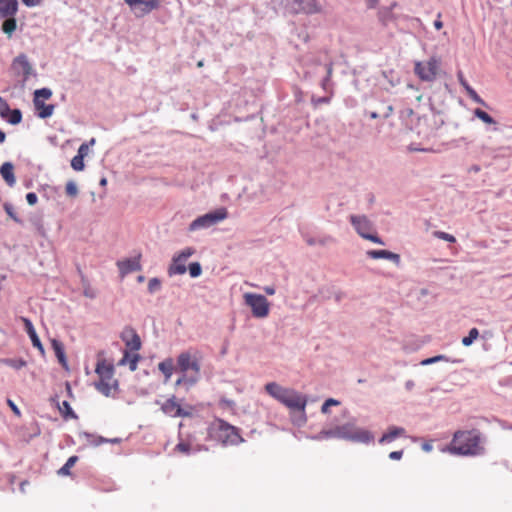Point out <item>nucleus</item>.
<instances>
[{"label": "nucleus", "mask_w": 512, "mask_h": 512, "mask_svg": "<svg viewBox=\"0 0 512 512\" xmlns=\"http://www.w3.org/2000/svg\"><path fill=\"white\" fill-rule=\"evenodd\" d=\"M89 153V144L88 143H82L79 148H78V151H77V154L78 156H81V157H85L87 156Z\"/></svg>", "instance_id": "52"}, {"label": "nucleus", "mask_w": 512, "mask_h": 512, "mask_svg": "<svg viewBox=\"0 0 512 512\" xmlns=\"http://www.w3.org/2000/svg\"><path fill=\"white\" fill-rule=\"evenodd\" d=\"M481 170L480 166L479 165H472L468 171L470 173H478L479 171Z\"/></svg>", "instance_id": "61"}, {"label": "nucleus", "mask_w": 512, "mask_h": 512, "mask_svg": "<svg viewBox=\"0 0 512 512\" xmlns=\"http://www.w3.org/2000/svg\"><path fill=\"white\" fill-rule=\"evenodd\" d=\"M65 190H66V194L71 197H75L78 194V188L74 181H68L66 183Z\"/></svg>", "instance_id": "46"}, {"label": "nucleus", "mask_w": 512, "mask_h": 512, "mask_svg": "<svg viewBox=\"0 0 512 512\" xmlns=\"http://www.w3.org/2000/svg\"><path fill=\"white\" fill-rule=\"evenodd\" d=\"M4 210L5 212L17 223H20L21 220L18 218L17 214L14 211V208L11 204L5 203L4 204Z\"/></svg>", "instance_id": "50"}, {"label": "nucleus", "mask_w": 512, "mask_h": 512, "mask_svg": "<svg viewBox=\"0 0 512 512\" xmlns=\"http://www.w3.org/2000/svg\"><path fill=\"white\" fill-rule=\"evenodd\" d=\"M440 361L449 362L450 359L447 356H445V355H437V356H434V357L422 360L421 361V365L427 366V365H431V364H434V363H437V362H440Z\"/></svg>", "instance_id": "40"}, {"label": "nucleus", "mask_w": 512, "mask_h": 512, "mask_svg": "<svg viewBox=\"0 0 512 512\" xmlns=\"http://www.w3.org/2000/svg\"><path fill=\"white\" fill-rule=\"evenodd\" d=\"M374 440L375 435L373 432L363 428H354V442L368 445L374 443Z\"/></svg>", "instance_id": "20"}, {"label": "nucleus", "mask_w": 512, "mask_h": 512, "mask_svg": "<svg viewBox=\"0 0 512 512\" xmlns=\"http://www.w3.org/2000/svg\"><path fill=\"white\" fill-rule=\"evenodd\" d=\"M287 5L294 13L312 14L319 11L320 7L315 0H288Z\"/></svg>", "instance_id": "12"}, {"label": "nucleus", "mask_w": 512, "mask_h": 512, "mask_svg": "<svg viewBox=\"0 0 512 512\" xmlns=\"http://www.w3.org/2000/svg\"><path fill=\"white\" fill-rule=\"evenodd\" d=\"M95 371L99 375L100 380H111L114 375L113 366L107 364L105 361H99Z\"/></svg>", "instance_id": "22"}, {"label": "nucleus", "mask_w": 512, "mask_h": 512, "mask_svg": "<svg viewBox=\"0 0 512 512\" xmlns=\"http://www.w3.org/2000/svg\"><path fill=\"white\" fill-rule=\"evenodd\" d=\"M78 461L77 456H71L67 459L66 463L57 471L59 476H68L70 475V469L76 464Z\"/></svg>", "instance_id": "32"}, {"label": "nucleus", "mask_w": 512, "mask_h": 512, "mask_svg": "<svg viewBox=\"0 0 512 512\" xmlns=\"http://www.w3.org/2000/svg\"><path fill=\"white\" fill-rule=\"evenodd\" d=\"M161 409L166 415L171 417H184L189 415V412H186L181 408L174 396L166 400L162 404Z\"/></svg>", "instance_id": "14"}, {"label": "nucleus", "mask_w": 512, "mask_h": 512, "mask_svg": "<svg viewBox=\"0 0 512 512\" xmlns=\"http://www.w3.org/2000/svg\"><path fill=\"white\" fill-rule=\"evenodd\" d=\"M331 66L328 64L325 65H317L316 66V74L322 76L321 79V86L323 90L328 91L329 90V77L331 75Z\"/></svg>", "instance_id": "24"}, {"label": "nucleus", "mask_w": 512, "mask_h": 512, "mask_svg": "<svg viewBox=\"0 0 512 512\" xmlns=\"http://www.w3.org/2000/svg\"><path fill=\"white\" fill-rule=\"evenodd\" d=\"M18 10L17 0H0V15L2 17H11Z\"/></svg>", "instance_id": "21"}, {"label": "nucleus", "mask_w": 512, "mask_h": 512, "mask_svg": "<svg viewBox=\"0 0 512 512\" xmlns=\"http://www.w3.org/2000/svg\"><path fill=\"white\" fill-rule=\"evenodd\" d=\"M245 304L251 308L252 314L256 318H265L269 314V302L265 296L255 293L244 294Z\"/></svg>", "instance_id": "8"}, {"label": "nucleus", "mask_w": 512, "mask_h": 512, "mask_svg": "<svg viewBox=\"0 0 512 512\" xmlns=\"http://www.w3.org/2000/svg\"><path fill=\"white\" fill-rule=\"evenodd\" d=\"M22 321L24 323V328H25V331L26 333L28 334L31 342H32V345L37 348L41 354H44L45 350H44V347L36 333V330L33 326V323L31 322L30 319L28 318H25L23 317L22 318Z\"/></svg>", "instance_id": "17"}, {"label": "nucleus", "mask_w": 512, "mask_h": 512, "mask_svg": "<svg viewBox=\"0 0 512 512\" xmlns=\"http://www.w3.org/2000/svg\"><path fill=\"white\" fill-rule=\"evenodd\" d=\"M161 281L158 278H151L148 283V291L152 294L160 290Z\"/></svg>", "instance_id": "47"}, {"label": "nucleus", "mask_w": 512, "mask_h": 512, "mask_svg": "<svg viewBox=\"0 0 512 512\" xmlns=\"http://www.w3.org/2000/svg\"><path fill=\"white\" fill-rule=\"evenodd\" d=\"M7 404L9 405V407L12 409V411H13L17 416H19V415H20V410L18 409V407L16 406V404H15L12 400L8 399V400H7Z\"/></svg>", "instance_id": "57"}, {"label": "nucleus", "mask_w": 512, "mask_h": 512, "mask_svg": "<svg viewBox=\"0 0 512 512\" xmlns=\"http://www.w3.org/2000/svg\"><path fill=\"white\" fill-rule=\"evenodd\" d=\"M402 457H403V451L402 450L392 451V452L389 453V458L391 460H400Z\"/></svg>", "instance_id": "55"}, {"label": "nucleus", "mask_w": 512, "mask_h": 512, "mask_svg": "<svg viewBox=\"0 0 512 512\" xmlns=\"http://www.w3.org/2000/svg\"><path fill=\"white\" fill-rule=\"evenodd\" d=\"M158 369L163 373L164 375V382L167 383L172 374L173 371L176 369L174 366V361L172 358H166L162 362L158 364Z\"/></svg>", "instance_id": "25"}, {"label": "nucleus", "mask_w": 512, "mask_h": 512, "mask_svg": "<svg viewBox=\"0 0 512 512\" xmlns=\"http://www.w3.org/2000/svg\"><path fill=\"white\" fill-rule=\"evenodd\" d=\"M265 391L287 408L300 412V419L297 421L298 425L306 422L305 407L307 400L305 396L294 389L283 387L276 382L267 383L265 385Z\"/></svg>", "instance_id": "2"}, {"label": "nucleus", "mask_w": 512, "mask_h": 512, "mask_svg": "<svg viewBox=\"0 0 512 512\" xmlns=\"http://www.w3.org/2000/svg\"><path fill=\"white\" fill-rule=\"evenodd\" d=\"M26 201L29 205H35L38 201V197H37L36 193H34V192L27 193Z\"/></svg>", "instance_id": "54"}, {"label": "nucleus", "mask_w": 512, "mask_h": 512, "mask_svg": "<svg viewBox=\"0 0 512 512\" xmlns=\"http://www.w3.org/2000/svg\"><path fill=\"white\" fill-rule=\"evenodd\" d=\"M126 347L130 351H138L141 348V340L139 335L133 329L125 330L121 335Z\"/></svg>", "instance_id": "15"}, {"label": "nucleus", "mask_w": 512, "mask_h": 512, "mask_svg": "<svg viewBox=\"0 0 512 512\" xmlns=\"http://www.w3.org/2000/svg\"><path fill=\"white\" fill-rule=\"evenodd\" d=\"M4 363L15 370H20L27 365V362L22 358L5 359Z\"/></svg>", "instance_id": "36"}, {"label": "nucleus", "mask_w": 512, "mask_h": 512, "mask_svg": "<svg viewBox=\"0 0 512 512\" xmlns=\"http://www.w3.org/2000/svg\"><path fill=\"white\" fill-rule=\"evenodd\" d=\"M140 257L141 255L138 254L132 258H127L117 262V266L122 277L129 273L141 270Z\"/></svg>", "instance_id": "13"}, {"label": "nucleus", "mask_w": 512, "mask_h": 512, "mask_svg": "<svg viewBox=\"0 0 512 512\" xmlns=\"http://www.w3.org/2000/svg\"><path fill=\"white\" fill-rule=\"evenodd\" d=\"M6 18L7 19L2 24V30L5 34L11 37L14 31L16 30L17 23L13 16Z\"/></svg>", "instance_id": "33"}, {"label": "nucleus", "mask_w": 512, "mask_h": 512, "mask_svg": "<svg viewBox=\"0 0 512 512\" xmlns=\"http://www.w3.org/2000/svg\"><path fill=\"white\" fill-rule=\"evenodd\" d=\"M326 403V406H336V405H339V401H337L336 399H333V398H329L325 401Z\"/></svg>", "instance_id": "59"}, {"label": "nucleus", "mask_w": 512, "mask_h": 512, "mask_svg": "<svg viewBox=\"0 0 512 512\" xmlns=\"http://www.w3.org/2000/svg\"><path fill=\"white\" fill-rule=\"evenodd\" d=\"M328 410H329V406H326V403L324 402L321 407V412L326 414V413H328Z\"/></svg>", "instance_id": "64"}, {"label": "nucleus", "mask_w": 512, "mask_h": 512, "mask_svg": "<svg viewBox=\"0 0 512 512\" xmlns=\"http://www.w3.org/2000/svg\"><path fill=\"white\" fill-rule=\"evenodd\" d=\"M124 2L131 8H134L137 5H143V8H145L147 0H124Z\"/></svg>", "instance_id": "53"}, {"label": "nucleus", "mask_w": 512, "mask_h": 512, "mask_svg": "<svg viewBox=\"0 0 512 512\" xmlns=\"http://www.w3.org/2000/svg\"><path fill=\"white\" fill-rule=\"evenodd\" d=\"M263 290L268 295H274L276 292L275 287L272 285L263 287Z\"/></svg>", "instance_id": "58"}, {"label": "nucleus", "mask_w": 512, "mask_h": 512, "mask_svg": "<svg viewBox=\"0 0 512 512\" xmlns=\"http://www.w3.org/2000/svg\"><path fill=\"white\" fill-rule=\"evenodd\" d=\"M12 69L16 74L22 75L23 82H26L34 74V69L25 54H20L13 60Z\"/></svg>", "instance_id": "11"}, {"label": "nucleus", "mask_w": 512, "mask_h": 512, "mask_svg": "<svg viewBox=\"0 0 512 512\" xmlns=\"http://www.w3.org/2000/svg\"><path fill=\"white\" fill-rule=\"evenodd\" d=\"M311 101H312V104L314 106H318L320 104H326L330 101V98L328 96H324V97H315V96H312L311 98Z\"/></svg>", "instance_id": "51"}, {"label": "nucleus", "mask_w": 512, "mask_h": 512, "mask_svg": "<svg viewBox=\"0 0 512 512\" xmlns=\"http://www.w3.org/2000/svg\"><path fill=\"white\" fill-rule=\"evenodd\" d=\"M52 347L55 352V355L59 361V363L64 367L67 368V360L64 352V348L61 342L57 340L52 341Z\"/></svg>", "instance_id": "29"}, {"label": "nucleus", "mask_w": 512, "mask_h": 512, "mask_svg": "<svg viewBox=\"0 0 512 512\" xmlns=\"http://www.w3.org/2000/svg\"><path fill=\"white\" fill-rule=\"evenodd\" d=\"M433 235H434V237L444 240V241H447L449 243L456 242V238L452 234L446 233L444 231H434Z\"/></svg>", "instance_id": "43"}, {"label": "nucleus", "mask_w": 512, "mask_h": 512, "mask_svg": "<svg viewBox=\"0 0 512 512\" xmlns=\"http://www.w3.org/2000/svg\"><path fill=\"white\" fill-rule=\"evenodd\" d=\"M216 435L218 441L223 445H238L244 441L236 427L223 420H217L215 423Z\"/></svg>", "instance_id": "3"}, {"label": "nucleus", "mask_w": 512, "mask_h": 512, "mask_svg": "<svg viewBox=\"0 0 512 512\" xmlns=\"http://www.w3.org/2000/svg\"><path fill=\"white\" fill-rule=\"evenodd\" d=\"M9 112H10L9 104L3 97L0 96V116L2 118L7 117Z\"/></svg>", "instance_id": "49"}, {"label": "nucleus", "mask_w": 512, "mask_h": 512, "mask_svg": "<svg viewBox=\"0 0 512 512\" xmlns=\"http://www.w3.org/2000/svg\"><path fill=\"white\" fill-rule=\"evenodd\" d=\"M303 237H304L305 242L309 246H316V245L326 246L332 242V239L330 237H312L309 235H303Z\"/></svg>", "instance_id": "31"}, {"label": "nucleus", "mask_w": 512, "mask_h": 512, "mask_svg": "<svg viewBox=\"0 0 512 512\" xmlns=\"http://www.w3.org/2000/svg\"><path fill=\"white\" fill-rule=\"evenodd\" d=\"M406 434V430L399 426H390L388 431L384 433L378 440L379 444H388L393 442L398 437H403Z\"/></svg>", "instance_id": "18"}, {"label": "nucleus", "mask_w": 512, "mask_h": 512, "mask_svg": "<svg viewBox=\"0 0 512 512\" xmlns=\"http://www.w3.org/2000/svg\"><path fill=\"white\" fill-rule=\"evenodd\" d=\"M227 218V211L225 208H219L215 211L208 212L202 216L197 217L189 225V231H197L210 228Z\"/></svg>", "instance_id": "5"}, {"label": "nucleus", "mask_w": 512, "mask_h": 512, "mask_svg": "<svg viewBox=\"0 0 512 512\" xmlns=\"http://www.w3.org/2000/svg\"><path fill=\"white\" fill-rule=\"evenodd\" d=\"M460 84L465 88L468 96L476 103L485 105L484 100L478 95V93L467 83L462 73L458 74Z\"/></svg>", "instance_id": "26"}, {"label": "nucleus", "mask_w": 512, "mask_h": 512, "mask_svg": "<svg viewBox=\"0 0 512 512\" xmlns=\"http://www.w3.org/2000/svg\"><path fill=\"white\" fill-rule=\"evenodd\" d=\"M479 336V331L477 328H472L469 330V333L466 337L462 339V344L464 346H470Z\"/></svg>", "instance_id": "37"}, {"label": "nucleus", "mask_w": 512, "mask_h": 512, "mask_svg": "<svg viewBox=\"0 0 512 512\" xmlns=\"http://www.w3.org/2000/svg\"><path fill=\"white\" fill-rule=\"evenodd\" d=\"M36 115L41 119L49 118L53 115L55 106L53 104H45L43 100H33Z\"/></svg>", "instance_id": "19"}, {"label": "nucleus", "mask_w": 512, "mask_h": 512, "mask_svg": "<svg viewBox=\"0 0 512 512\" xmlns=\"http://www.w3.org/2000/svg\"><path fill=\"white\" fill-rule=\"evenodd\" d=\"M354 228L362 238L384 245L383 240L375 231L374 224L366 216H354Z\"/></svg>", "instance_id": "7"}, {"label": "nucleus", "mask_w": 512, "mask_h": 512, "mask_svg": "<svg viewBox=\"0 0 512 512\" xmlns=\"http://www.w3.org/2000/svg\"><path fill=\"white\" fill-rule=\"evenodd\" d=\"M414 385H415V384H414V381H413V380H408V381H406V383H405V388H406L407 390H411V389L414 387Z\"/></svg>", "instance_id": "63"}, {"label": "nucleus", "mask_w": 512, "mask_h": 512, "mask_svg": "<svg viewBox=\"0 0 512 512\" xmlns=\"http://www.w3.org/2000/svg\"><path fill=\"white\" fill-rule=\"evenodd\" d=\"M313 440L325 439H338V440H351L352 439V424L346 422L344 424H335L329 428H325L318 434L311 437Z\"/></svg>", "instance_id": "4"}, {"label": "nucleus", "mask_w": 512, "mask_h": 512, "mask_svg": "<svg viewBox=\"0 0 512 512\" xmlns=\"http://www.w3.org/2000/svg\"><path fill=\"white\" fill-rule=\"evenodd\" d=\"M52 96V91L49 88H41L37 89L34 92V99L33 100H47Z\"/></svg>", "instance_id": "38"}, {"label": "nucleus", "mask_w": 512, "mask_h": 512, "mask_svg": "<svg viewBox=\"0 0 512 512\" xmlns=\"http://www.w3.org/2000/svg\"><path fill=\"white\" fill-rule=\"evenodd\" d=\"M14 167L11 162H5L2 164L0 168V174L2 178L6 181V183L12 187L16 183V179L14 176Z\"/></svg>", "instance_id": "23"}, {"label": "nucleus", "mask_w": 512, "mask_h": 512, "mask_svg": "<svg viewBox=\"0 0 512 512\" xmlns=\"http://www.w3.org/2000/svg\"><path fill=\"white\" fill-rule=\"evenodd\" d=\"M432 448H433L432 444L427 443V442L422 445V449L426 452H430L432 450Z\"/></svg>", "instance_id": "62"}, {"label": "nucleus", "mask_w": 512, "mask_h": 512, "mask_svg": "<svg viewBox=\"0 0 512 512\" xmlns=\"http://www.w3.org/2000/svg\"><path fill=\"white\" fill-rule=\"evenodd\" d=\"M62 406L64 408L63 415H64L65 418H73V419L77 418V415L75 414V412L71 408V406L68 403V401H63L62 402Z\"/></svg>", "instance_id": "48"}, {"label": "nucleus", "mask_w": 512, "mask_h": 512, "mask_svg": "<svg viewBox=\"0 0 512 512\" xmlns=\"http://www.w3.org/2000/svg\"><path fill=\"white\" fill-rule=\"evenodd\" d=\"M140 359L138 354H130L129 351L125 350L122 359L119 361V365L129 364V369L131 371H135L137 369V364Z\"/></svg>", "instance_id": "27"}, {"label": "nucleus", "mask_w": 512, "mask_h": 512, "mask_svg": "<svg viewBox=\"0 0 512 512\" xmlns=\"http://www.w3.org/2000/svg\"><path fill=\"white\" fill-rule=\"evenodd\" d=\"M397 6V3H392L389 7L381 8L378 12L379 20L383 24H387L393 18L392 10Z\"/></svg>", "instance_id": "30"}, {"label": "nucleus", "mask_w": 512, "mask_h": 512, "mask_svg": "<svg viewBox=\"0 0 512 512\" xmlns=\"http://www.w3.org/2000/svg\"><path fill=\"white\" fill-rule=\"evenodd\" d=\"M378 4V0H366V5L368 8H375Z\"/></svg>", "instance_id": "60"}, {"label": "nucleus", "mask_w": 512, "mask_h": 512, "mask_svg": "<svg viewBox=\"0 0 512 512\" xmlns=\"http://www.w3.org/2000/svg\"><path fill=\"white\" fill-rule=\"evenodd\" d=\"M195 253V249L192 247H186L179 253L175 254L172 258V262L168 267V275H182L187 271L186 261Z\"/></svg>", "instance_id": "10"}, {"label": "nucleus", "mask_w": 512, "mask_h": 512, "mask_svg": "<svg viewBox=\"0 0 512 512\" xmlns=\"http://www.w3.org/2000/svg\"><path fill=\"white\" fill-rule=\"evenodd\" d=\"M176 449L182 453H186V454H190V453H195L196 451H199L200 449L197 448V449H193L191 447L190 444L188 443H185V442H180L176 445Z\"/></svg>", "instance_id": "44"}, {"label": "nucleus", "mask_w": 512, "mask_h": 512, "mask_svg": "<svg viewBox=\"0 0 512 512\" xmlns=\"http://www.w3.org/2000/svg\"><path fill=\"white\" fill-rule=\"evenodd\" d=\"M199 381V377L196 375L189 374H181V376L176 380L175 386H186L190 388L194 386Z\"/></svg>", "instance_id": "28"}, {"label": "nucleus", "mask_w": 512, "mask_h": 512, "mask_svg": "<svg viewBox=\"0 0 512 512\" xmlns=\"http://www.w3.org/2000/svg\"><path fill=\"white\" fill-rule=\"evenodd\" d=\"M368 257L372 259H386L393 262L396 266L401 263V257L399 254L388 251V250H369L367 251Z\"/></svg>", "instance_id": "16"}, {"label": "nucleus", "mask_w": 512, "mask_h": 512, "mask_svg": "<svg viewBox=\"0 0 512 512\" xmlns=\"http://www.w3.org/2000/svg\"><path fill=\"white\" fill-rule=\"evenodd\" d=\"M95 387L103 395L109 396L113 386L110 384V380H99L95 383Z\"/></svg>", "instance_id": "35"}, {"label": "nucleus", "mask_w": 512, "mask_h": 512, "mask_svg": "<svg viewBox=\"0 0 512 512\" xmlns=\"http://www.w3.org/2000/svg\"><path fill=\"white\" fill-rule=\"evenodd\" d=\"M438 68L439 60L431 57L426 62H415L414 72L422 81L432 82L436 79Z\"/></svg>", "instance_id": "9"}, {"label": "nucleus", "mask_w": 512, "mask_h": 512, "mask_svg": "<svg viewBox=\"0 0 512 512\" xmlns=\"http://www.w3.org/2000/svg\"><path fill=\"white\" fill-rule=\"evenodd\" d=\"M22 3L27 7H36L40 5L42 0H21Z\"/></svg>", "instance_id": "56"}, {"label": "nucleus", "mask_w": 512, "mask_h": 512, "mask_svg": "<svg viewBox=\"0 0 512 512\" xmlns=\"http://www.w3.org/2000/svg\"><path fill=\"white\" fill-rule=\"evenodd\" d=\"M176 370L181 374L196 375L200 378V361L196 354L190 351L181 352L177 357Z\"/></svg>", "instance_id": "6"}, {"label": "nucleus", "mask_w": 512, "mask_h": 512, "mask_svg": "<svg viewBox=\"0 0 512 512\" xmlns=\"http://www.w3.org/2000/svg\"><path fill=\"white\" fill-rule=\"evenodd\" d=\"M474 115L482 120L486 124H495V120L485 111L481 109H475Z\"/></svg>", "instance_id": "39"}, {"label": "nucleus", "mask_w": 512, "mask_h": 512, "mask_svg": "<svg viewBox=\"0 0 512 512\" xmlns=\"http://www.w3.org/2000/svg\"><path fill=\"white\" fill-rule=\"evenodd\" d=\"M3 118L6 119L10 124L17 125L22 121V112L19 109H10L8 116Z\"/></svg>", "instance_id": "34"}, {"label": "nucleus", "mask_w": 512, "mask_h": 512, "mask_svg": "<svg viewBox=\"0 0 512 512\" xmlns=\"http://www.w3.org/2000/svg\"><path fill=\"white\" fill-rule=\"evenodd\" d=\"M71 167L75 171H82L85 167L84 158L78 155H75L71 160Z\"/></svg>", "instance_id": "41"}, {"label": "nucleus", "mask_w": 512, "mask_h": 512, "mask_svg": "<svg viewBox=\"0 0 512 512\" xmlns=\"http://www.w3.org/2000/svg\"><path fill=\"white\" fill-rule=\"evenodd\" d=\"M189 274L192 278L199 277L202 273V268L199 262H193L188 267Z\"/></svg>", "instance_id": "42"}, {"label": "nucleus", "mask_w": 512, "mask_h": 512, "mask_svg": "<svg viewBox=\"0 0 512 512\" xmlns=\"http://www.w3.org/2000/svg\"><path fill=\"white\" fill-rule=\"evenodd\" d=\"M161 1L162 0H147V2L145 3V8H143L142 11L144 13H149V12L159 8Z\"/></svg>", "instance_id": "45"}, {"label": "nucleus", "mask_w": 512, "mask_h": 512, "mask_svg": "<svg viewBox=\"0 0 512 512\" xmlns=\"http://www.w3.org/2000/svg\"><path fill=\"white\" fill-rule=\"evenodd\" d=\"M485 438L477 429L459 430L453 435L449 450L462 456H480L485 453Z\"/></svg>", "instance_id": "1"}]
</instances>
